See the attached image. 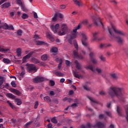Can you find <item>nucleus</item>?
<instances>
[{
  "mask_svg": "<svg viewBox=\"0 0 128 128\" xmlns=\"http://www.w3.org/2000/svg\"><path fill=\"white\" fill-rule=\"evenodd\" d=\"M124 88L118 86H111L108 89V95L111 98L116 96L121 102H124L126 100V96L122 94Z\"/></svg>",
  "mask_w": 128,
  "mask_h": 128,
  "instance_id": "f257e3e1",
  "label": "nucleus"
},
{
  "mask_svg": "<svg viewBox=\"0 0 128 128\" xmlns=\"http://www.w3.org/2000/svg\"><path fill=\"white\" fill-rule=\"evenodd\" d=\"M80 36L82 38V44L84 46L87 47V50H89V52H92V48L88 46V43L86 42L88 40V37L84 32H80Z\"/></svg>",
  "mask_w": 128,
  "mask_h": 128,
  "instance_id": "f03ea898",
  "label": "nucleus"
},
{
  "mask_svg": "<svg viewBox=\"0 0 128 128\" xmlns=\"http://www.w3.org/2000/svg\"><path fill=\"white\" fill-rule=\"evenodd\" d=\"M60 28L61 30L58 32V36H64L70 32V28L66 24H62L60 26Z\"/></svg>",
  "mask_w": 128,
  "mask_h": 128,
  "instance_id": "7ed1b4c3",
  "label": "nucleus"
},
{
  "mask_svg": "<svg viewBox=\"0 0 128 128\" xmlns=\"http://www.w3.org/2000/svg\"><path fill=\"white\" fill-rule=\"evenodd\" d=\"M108 30L110 34V36L112 38V40H114V38H116L117 42H119V44H122L124 42V40L122 39V38H120V36H118L115 37L114 35V32H112V29L110 27H108Z\"/></svg>",
  "mask_w": 128,
  "mask_h": 128,
  "instance_id": "20e7f679",
  "label": "nucleus"
},
{
  "mask_svg": "<svg viewBox=\"0 0 128 128\" xmlns=\"http://www.w3.org/2000/svg\"><path fill=\"white\" fill-rule=\"evenodd\" d=\"M78 32H73L72 35H68L67 40L70 44H72V40H74V38H76V36H78Z\"/></svg>",
  "mask_w": 128,
  "mask_h": 128,
  "instance_id": "39448f33",
  "label": "nucleus"
},
{
  "mask_svg": "<svg viewBox=\"0 0 128 128\" xmlns=\"http://www.w3.org/2000/svg\"><path fill=\"white\" fill-rule=\"evenodd\" d=\"M111 26H112V28L114 30L116 34H120L122 36H126V32H124V31L117 29L116 28V26L112 24Z\"/></svg>",
  "mask_w": 128,
  "mask_h": 128,
  "instance_id": "423d86ee",
  "label": "nucleus"
},
{
  "mask_svg": "<svg viewBox=\"0 0 128 128\" xmlns=\"http://www.w3.org/2000/svg\"><path fill=\"white\" fill-rule=\"evenodd\" d=\"M92 19L93 20L94 23L95 24H99L100 26L104 27V24H102V20H100V17L96 18L94 16H92Z\"/></svg>",
  "mask_w": 128,
  "mask_h": 128,
  "instance_id": "0eeeda50",
  "label": "nucleus"
},
{
  "mask_svg": "<svg viewBox=\"0 0 128 128\" xmlns=\"http://www.w3.org/2000/svg\"><path fill=\"white\" fill-rule=\"evenodd\" d=\"M26 70L28 72H36L38 70V69H36V66L32 64H28Z\"/></svg>",
  "mask_w": 128,
  "mask_h": 128,
  "instance_id": "6e6552de",
  "label": "nucleus"
},
{
  "mask_svg": "<svg viewBox=\"0 0 128 128\" xmlns=\"http://www.w3.org/2000/svg\"><path fill=\"white\" fill-rule=\"evenodd\" d=\"M50 28L54 34H58V29L60 28V24H56L55 25L52 24L50 26Z\"/></svg>",
  "mask_w": 128,
  "mask_h": 128,
  "instance_id": "1a4fd4ad",
  "label": "nucleus"
},
{
  "mask_svg": "<svg viewBox=\"0 0 128 128\" xmlns=\"http://www.w3.org/2000/svg\"><path fill=\"white\" fill-rule=\"evenodd\" d=\"M44 77L37 76L33 78V82L36 84L40 82H44Z\"/></svg>",
  "mask_w": 128,
  "mask_h": 128,
  "instance_id": "9d476101",
  "label": "nucleus"
},
{
  "mask_svg": "<svg viewBox=\"0 0 128 128\" xmlns=\"http://www.w3.org/2000/svg\"><path fill=\"white\" fill-rule=\"evenodd\" d=\"M74 54L75 58H80V60H84V56L82 54V53H80L78 54V51H74Z\"/></svg>",
  "mask_w": 128,
  "mask_h": 128,
  "instance_id": "9b49d317",
  "label": "nucleus"
},
{
  "mask_svg": "<svg viewBox=\"0 0 128 128\" xmlns=\"http://www.w3.org/2000/svg\"><path fill=\"white\" fill-rule=\"evenodd\" d=\"M85 68H87V70H90L92 72H96V69H94V67L92 66V64L86 65Z\"/></svg>",
  "mask_w": 128,
  "mask_h": 128,
  "instance_id": "f8f14e48",
  "label": "nucleus"
},
{
  "mask_svg": "<svg viewBox=\"0 0 128 128\" xmlns=\"http://www.w3.org/2000/svg\"><path fill=\"white\" fill-rule=\"evenodd\" d=\"M32 52H30L26 56H24L22 59L23 62H26V60H28V58H30L32 56Z\"/></svg>",
  "mask_w": 128,
  "mask_h": 128,
  "instance_id": "ddd939ff",
  "label": "nucleus"
},
{
  "mask_svg": "<svg viewBox=\"0 0 128 128\" xmlns=\"http://www.w3.org/2000/svg\"><path fill=\"white\" fill-rule=\"evenodd\" d=\"M56 62H60L59 64L58 65V68L60 70V68H62V58H56Z\"/></svg>",
  "mask_w": 128,
  "mask_h": 128,
  "instance_id": "4468645a",
  "label": "nucleus"
},
{
  "mask_svg": "<svg viewBox=\"0 0 128 128\" xmlns=\"http://www.w3.org/2000/svg\"><path fill=\"white\" fill-rule=\"evenodd\" d=\"M104 124L100 122H98L96 125L94 126V128H104Z\"/></svg>",
  "mask_w": 128,
  "mask_h": 128,
  "instance_id": "2eb2a0df",
  "label": "nucleus"
},
{
  "mask_svg": "<svg viewBox=\"0 0 128 128\" xmlns=\"http://www.w3.org/2000/svg\"><path fill=\"white\" fill-rule=\"evenodd\" d=\"M1 28H4V30H8V28H10V27L8 26V24H4L0 26V30H1Z\"/></svg>",
  "mask_w": 128,
  "mask_h": 128,
  "instance_id": "dca6fc26",
  "label": "nucleus"
},
{
  "mask_svg": "<svg viewBox=\"0 0 128 128\" xmlns=\"http://www.w3.org/2000/svg\"><path fill=\"white\" fill-rule=\"evenodd\" d=\"M73 1L74 2V4H76L77 6H82V4H82V1H78V0H73Z\"/></svg>",
  "mask_w": 128,
  "mask_h": 128,
  "instance_id": "f3484780",
  "label": "nucleus"
},
{
  "mask_svg": "<svg viewBox=\"0 0 128 128\" xmlns=\"http://www.w3.org/2000/svg\"><path fill=\"white\" fill-rule=\"evenodd\" d=\"M74 62L76 68H77V70H80V68H82V65H80V64L78 63V60H76Z\"/></svg>",
  "mask_w": 128,
  "mask_h": 128,
  "instance_id": "a211bd4d",
  "label": "nucleus"
},
{
  "mask_svg": "<svg viewBox=\"0 0 128 128\" xmlns=\"http://www.w3.org/2000/svg\"><path fill=\"white\" fill-rule=\"evenodd\" d=\"M10 6V2H7L2 4V8H8Z\"/></svg>",
  "mask_w": 128,
  "mask_h": 128,
  "instance_id": "6ab92c4d",
  "label": "nucleus"
},
{
  "mask_svg": "<svg viewBox=\"0 0 128 128\" xmlns=\"http://www.w3.org/2000/svg\"><path fill=\"white\" fill-rule=\"evenodd\" d=\"M73 72V76H75V78H80V75L78 74V72L77 70L72 71Z\"/></svg>",
  "mask_w": 128,
  "mask_h": 128,
  "instance_id": "aec40b11",
  "label": "nucleus"
},
{
  "mask_svg": "<svg viewBox=\"0 0 128 128\" xmlns=\"http://www.w3.org/2000/svg\"><path fill=\"white\" fill-rule=\"evenodd\" d=\"M21 70H22V72L20 74V76H24L25 74H26V70H24V66H20Z\"/></svg>",
  "mask_w": 128,
  "mask_h": 128,
  "instance_id": "412c9836",
  "label": "nucleus"
},
{
  "mask_svg": "<svg viewBox=\"0 0 128 128\" xmlns=\"http://www.w3.org/2000/svg\"><path fill=\"white\" fill-rule=\"evenodd\" d=\"M50 52L56 54L58 52V48L56 47H52L50 48Z\"/></svg>",
  "mask_w": 128,
  "mask_h": 128,
  "instance_id": "4be33fe9",
  "label": "nucleus"
},
{
  "mask_svg": "<svg viewBox=\"0 0 128 128\" xmlns=\"http://www.w3.org/2000/svg\"><path fill=\"white\" fill-rule=\"evenodd\" d=\"M46 36L47 38H49L51 42H54V37L52 36L50 34H48Z\"/></svg>",
  "mask_w": 128,
  "mask_h": 128,
  "instance_id": "5701e85b",
  "label": "nucleus"
},
{
  "mask_svg": "<svg viewBox=\"0 0 128 128\" xmlns=\"http://www.w3.org/2000/svg\"><path fill=\"white\" fill-rule=\"evenodd\" d=\"M116 112L119 116H122V108L120 106H117Z\"/></svg>",
  "mask_w": 128,
  "mask_h": 128,
  "instance_id": "b1692460",
  "label": "nucleus"
},
{
  "mask_svg": "<svg viewBox=\"0 0 128 128\" xmlns=\"http://www.w3.org/2000/svg\"><path fill=\"white\" fill-rule=\"evenodd\" d=\"M44 102H48V104H50L52 102V100H50V98L49 96H45L44 98Z\"/></svg>",
  "mask_w": 128,
  "mask_h": 128,
  "instance_id": "393cba45",
  "label": "nucleus"
},
{
  "mask_svg": "<svg viewBox=\"0 0 128 128\" xmlns=\"http://www.w3.org/2000/svg\"><path fill=\"white\" fill-rule=\"evenodd\" d=\"M110 46H112V44H101L100 45V48H108Z\"/></svg>",
  "mask_w": 128,
  "mask_h": 128,
  "instance_id": "a878e982",
  "label": "nucleus"
},
{
  "mask_svg": "<svg viewBox=\"0 0 128 128\" xmlns=\"http://www.w3.org/2000/svg\"><path fill=\"white\" fill-rule=\"evenodd\" d=\"M16 52L18 56H22V49L20 48H18L16 50Z\"/></svg>",
  "mask_w": 128,
  "mask_h": 128,
  "instance_id": "bb28decb",
  "label": "nucleus"
},
{
  "mask_svg": "<svg viewBox=\"0 0 128 128\" xmlns=\"http://www.w3.org/2000/svg\"><path fill=\"white\" fill-rule=\"evenodd\" d=\"M89 100H91V104L92 106H94V104H98V102L96 100H94V98H88Z\"/></svg>",
  "mask_w": 128,
  "mask_h": 128,
  "instance_id": "cd10ccee",
  "label": "nucleus"
},
{
  "mask_svg": "<svg viewBox=\"0 0 128 128\" xmlns=\"http://www.w3.org/2000/svg\"><path fill=\"white\" fill-rule=\"evenodd\" d=\"M98 32H95L93 34V37L92 38V40L94 41L98 40V36H98Z\"/></svg>",
  "mask_w": 128,
  "mask_h": 128,
  "instance_id": "c85d7f7f",
  "label": "nucleus"
},
{
  "mask_svg": "<svg viewBox=\"0 0 128 128\" xmlns=\"http://www.w3.org/2000/svg\"><path fill=\"white\" fill-rule=\"evenodd\" d=\"M110 76L114 80H118V75L116 73H112L110 74Z\"/></svg>",
  "mask_w": 128,
  "mask_h": 128,
  "instance_id": "c756f323",
  "label": "nucleus"
},
{
  "mask_svg": "<svg viewBox=\"0 0 128 128\" xmlns=\"http://www.w3.org/2000/svg\"><path fill=\"white\" fill-rule=\"evenodd\" d=\"M44 44V42L40 40H36V46H42V44Z\"/></svg>",
  "mask_w": 128,
  "mask_h": 128,
  "instance_id": "7c9ffc66",
  "label": "nucleus"
},
{
  "mask_svg": "<svg viewBox=\"0 0 128 128\" xmlns=\"http://www.w3.org/2000/svg\"><path fill=\"white\" fill-rule=\"evenodd\" d=\"M2 62H4V64H10L11 62L10 60L6 58H4L3 59Z\"/></svg>",
  "mask_w": 128,
  "mask_h": 128,
  "instance_id": "2f4dec72",
  "label": "nucleus"
},
{
  "mask_svg": "<svg viewBox=\"0 0 128 128\" xmlns=\"http://www.w3.org/2000/svg\"><path fill=\"white\" fill-rule=\"evenodd\" d=\"M8 50H10V48H4L2 47H0V52H8Z\"/></svg>",
  "mask_w": 128,
  "mask_h": 128,
  "instance_id": "473e14b6",
  "label": "nucleus"
},
{
  "mask_svg": "<svg viewBox=\"0 0 128 128\" xmlns=\"http://www.w3.org/2000/svg\"><path fill=\"white\" fill-rule=\"evenodd\" d=\"M41 60H48V55H46V54H43L41 56Z\"/></svg>",
  "mask_w": 128,
  "mask_h": 128,
  "instance_id": "72a5a7b5",
  "label": "nucleus"
},
{
  "mask_svg": "<svg viewBox=\"0 0 128 128\" xmlns=\"http://www.w3.org/2000/svg\"><path fill=\"white\" fill-rule=\"evenodd\" d=\"M90 60L93 64H98V60H96V58H92Z\"/></svg>",
  "mask_w": 128,
  "mask_h": 128,
  "instance_id": "f704fd0d",
  "label": "nucleus"
},
{
  "mask_svg": "<svg viewBox=\"0 0 128 128\" xmlns=\"http://www.w3.org/2000/svg\"><path fill=\"white\" fill-rule=\"evenodd\" d=\"M57 20H58V14H56L54 15L52 18V20H53V22H56Z\"/></svg>",
  "mask_w": 128,
  "mask_h": 128,
  "instance_id": "c9c22d12",
  "label": "nucleus"
},
{
  "mask_svg": "<svg viewBox=\"0 0 128 128\" xmlns=\"http://www.w3.org/2000/svg\"><path fill=\"white\" fill-rule=\"evenodd\" d=\"M90 60L92 58H94V56H96V53L94 52H90Z\"/></svg>",
  "mask_w": 128,
  "mask_h": 128,
  "instance_id": "e433bc0d",
  "label": "nucleus"
},
{
  "mask_svg": "<svg viewBox=\"0 0 128 128\" xmlns=\"http://www.w3.org/2000/svg\"><path fill=\"white\" fill-rule=\"evenodd\" d=\"M15 100L17 103L18 106H20V104H22V100L17 98H16Z\"/></svg>",
  "mask_w": 128,
  "mask_h": 128,
  "instance_id": "4c0bfd02",
  "label": "nucleus"
},
{
  "mask_svg": "<svg viewBox=\"0 0 128 128\" xmlns=\"http://www.w3.org/2000/svg\"><path fill=\"white\" fill-rule=\"evenodd\" d=\"M80 24H78V26L74 28L72 30L73 32H78V30H80Z\"/></svg>",
  "mask_w": 128,
  "mask_h": 128,
  "instance_id": "58836bf2",
  "label": "nucleus"
},
{
  "mask_svg": "<svg viewBox=\"0 0 128 128\" xmlns=\"http://www.w3.org/2000/svg\"><path fill=\"white\" fill-rule=\"evenodd\" d=\"M7 96H8V98H16V96L12 94L11 93H8L7 94Z\"/></svg>",
  "mask_w": 128,
  "mask_h": 128,
  "instance_id": "ea45409f",
  "label": "nucleus"
},
{
  "mask_svg": "<svg viewBox=\"0 0 128 128\" xmlns=\"http://www.w3.org/2000/svg\"><path fill=\"white\" fill-rule=\"evenodd\" d=\"M56 76H64V74L60 72H56Z\"/></svg>",
  "mask_w": 128,
  "mask_h": 128,
  "instance_id": "a19ab883",
  "label": "nucleus"
},
{
  "mask_svg": "<svg viewBox=\"0 0 128 128\" xmlns=\"http://www.w3.org/2000/svg\"><path fill=\"white\" fill-rule=\"evenodd\" d=\"M7 104H8V106H10L12 108H14V106L10 100L7 101Z\"/></svg>",
  "mask_w": 128,
  "mask_h": 128,
  "instance_id": "79ce46f5",
  "label": "nucleus"
},
{
  "mask_svg": "<svg viewBox=\"0 0 128 128\" xmlns=\"http://www.w3.org/2000/svg\"><path fill=\"white\" fill-rule=\"evenodd\" d=\"M22 18L23 20H26V18H28V16L26 14H23L22 16Z\"/></svg>",
  "mask_w": 128,
  "mask_h": 128,
  "instance_id": "37998d69",
  "label": "nucleus"
},
{
  "mask_svg": "<svg viewBox=\"0 0 128 128\" xmlns=\"http://www.w3.org/2000/svg\"><path fill=\"white\" fill-rule=\"evenodd\" d=\"M66 64L67 66H72V62H70V60H66Z\"/></svg>",
  "mask_w": 128,
  "mask_h": 128,
  "instance_id": "c03bdc74",
  "label": "nucleus"
},
{
  "mask_svg": "<svg viewBox=\"0 0 128 128\" xmlns=\"http://www.w3.org/2000/svg\"><path fill=\"white\" fill-rule=\"evenodd\" d=\"M33 62H34L35 64H40V60L36 58H34L32 59Z\"/></svg>",
  "mask_w": 128,
  "mask_h": 128,
  "instance_id": "a18cd8bd",
  "label": "nucleus"
},
{
  "mask_svg": "<svg viewBox=\"0 0 128 128\" xmlns=\"http://www.w3.org/2000/svg\"><path fill=\"white\" fill-rule=\"evenodd\" d=\"M4 84V78L0 76V86Z\"/></svg>",
  "mask_w": 128,
  "mask_h": 128,
  "instance_id": "49530a36",
  "label": "nucleus"
},
{
  "mask_svg": "<svg viewBox=\"0 0 128 128\" xmlns=\"http://www.w3.org/2000/svg\"><path fill=\"white\" fill-rule=\"evenodd\" d=\"M16 4L19 6H22V0H16Z\"/></svg>",
  "mask_w": 128,
  "mask_h": 128,
  "instance_id": "de8ad7c7",
  "label": "nucleus"
},
{
  "mask_svg": "<svg viewBox=\"0 0 128 128\" xmlns=\"http://www.w3.org/2000/svg\"><path fill=\"white\" fill-rule=\"evenodd\" d=\"M14 94H16L17 96H20V92L19 90H16L14 92Z\"/></svg>",
  "mask_w": 128,
  "mask_h": 128,
  "instance_id": "09e8293b",
  "label": "nucleus"
},
{
  "mask_svg": "<svg viewBox=\"0 0 128 128\" xmlns=\"http://www.w3.org/2000/svg\"><path fill=\"white\" fill-rule=\"evenodd\" d=\"M58 16L60 18H64V15L60 13L57 14Z\"/></svg>",
  "mask_w": 128,
  "mask_h": 128,
  "instance_id": "8fccbe9b",
  "label": "nucleus"
},
{
  "mask_svg": "<svg viewBox=\"0 0 128 128\" xmlns=\"http://www.w3.org/2000/svg\"><path fill=\"white\" fill-rule=\"evenodd\" d=\"M100 60H102V62H106V58L101 55L100 57Z\"/></svg>",
  "mask_w": 128,
  "mask_h": 128,
  "instance_id": "3c124183",
  "label": "nucleus"
},
{
  "mask_svg": "<svg viewBox=\"0 0 128 128\" xmlns=\"http://www.w3.org/2000/svg\"><path fill=\"white\" fill-rule=\"evenodd\" d=\"M22 30H18L17 32V34L18 36H22Z\"/></svg>",
  "mask_w": 128,
  "mask_h": 128,
  "instance_id": "603ef678",
  "label": "nucleus"
},
{
  "mask_svg": "<svg viewBox=\"0 0 128 128\" xmlns=\"http://www.w3.org/2000/svg\"><path fill=\"white\" fill-rule=\"evenodd\" d=\"M32 122H29L28 123H26L25 126H24V128H28V126H30V124H32Z\"/></svg>",
  "mask_w": 128,
  "mask_h": 128,
  "instance_id": "864d4df0",
  "label": "nucleus"
},
{
  "mask_svg": "<svg viewBox=\"0 0 128 128\" xmlns=\"http://www.w3.org/2000/svg\"><path fill=\"white\" fill-rule=\"evenodd\" d=\"M11 86H12L13 88H16V82H14V81H13L11 82Z\"/></svg>",
  "mask_w": 128,
  "mask_h": 128,
  "instance_id": "5fc2aeb1",
  "label": "nucleus"
},
{
  "mask_svg": "<svg viewBox=\"0 0 128 128\" xmlns=\"http://www.w3.org/2000/svg\"><path fill=\"white\" fill-rule=\"evenodd\" d=\"M52 122H54V124H56V122H58V120H56V119L54 118L52 119Z\"/></svg>",
  "mask_w": 128,
  "mask_h": 128,
  "instance_id": "6e6d98bb",
  "label": "nucleus"
},
{
  "mask_svg": "<svg viewBox=\"0 0 128 128\" xmlns=\"http://www.w3.org/2000/svg\"><path fill=\"white\" fill-rule=\"evenodd\" d=\"M126 120H128V106L126 108Z\"/></svg>",
  "mask_w": 128,
  "mask_h": 128,
  "instance_id": "4d7b16f0",
  "label": "nucleus"
},
{
  "mask_svg": "<svg viewBox=\"0 0 128 128\" xmlns=\"http://www.w3.org/2000/svg\"><path fill=\"white\" fill-rule=\"evenodd\" d=\"M34 40H38V38H40V36L36 34L35 36H34Z\"/></svg>",
  "mask_w": 128,
  "mask_h": 128,
  "instance_id": "13d9d810",
  "label": "nucleus"
},
{
  "mask_svg": "<svg viewBox=\"0 0 128 128\" xmlns=\"http://www.w3.org/2000/svg\"><path fill=\"white\" fill-rule=\"evenodd\" d=\"M95 70H96L98 74H101V72H102V70L100 68H96Z\"/></svg>",
  "mask_w": 128,
  "mask_h": 128,
  "instance_id": "bf43d9fd",
  "label": "nucleus"
},
{
  "mask_svg": "<svg viewBox=\"0 0 128 128\" xmlns=\"http://www.w3.org/2000/svg\"><path fill=\"white\" fill-rule=\"evenodd\" d=\"M38 102H35L34 108H38Z\"/></svg>",
  "mask_w": 128,
  "mask_h": 128,
  "instance_id": "052dcab7",
  "label": "nucleus"
},
{
  "mask_svg": "<svg viewBox=\"0 0 128 128\" xmlns=\"http://www.w3.org/2000/svg\"><path fill=\"white\" fill-rule=\"evenodd\" d=\"M21 8L23 12H26V8H25V7L24 6H21Z\"/></svg>",
  "mask_w": 128,
  "mask_h": 128,
  "instance_id": "680f3d73",
  "label": "nucleus"
},
{
  "mask_svg": "<svg viewBox=\"0 0 128 128\" xmlns=\"http://www.w3.org/2000/svg\"><path fill=\"white\" fill-rule=\"evenodd\" d=\"M106 92L102 90L100 92V94H101V96H104L106 94Z\"/></svg>",
  "mask_w": 128,
  "mask_h": 128,
  "instance_id": "e2e57ef3",
  "label": "nucleus"
},
{
  "mask_svg": "<svg viewBox=\"0 0 128 128\" xmlns=\"http://www.w3.org/2000/svg\"><path fill=\"white\" fill-rule=\"evenodd\" d=\"M60 8H61V10H64V8H66V5L64 4H62L60 6Z\"/></svg>",
  "mask_w": 128,
  "mask_h": 128,
  "instance_id": "0e129e2a",
  "label": "nucleus"
},
{
  "mask_svg": "<svg viewBox=\"0 0 128 128\" xmlns=\"http://www.w3.org/2000/svg\"><path fill=\"white\" fill-rule=\"evenodd\" d=\"M84 90H90L88 86H84Z\"/></svg>",
  "mask_w": 128,
  "mask_h": 128,
  "instance_id": "69168bd1",
  "label": "nucleus"
},
{
  "mask_svg": "<svg viewBox=\"0 0 128 128\" xmlns=\"http://www.w3.org/2000/svg\"><path fill=\"white\" fill-rule=\"evenodd\" d=\"M34 18H38V14H36V12H34Z\"/></svg>",
  "mask_w": 128,
  "mask_h": 128,
  "instance_id": "338daca9",
  "label": "nucleus"
},
{
  "mask_svg": "<svg viewBox=\"0 0 128 128\" xmlns=\"http://www.w3.org/2000/svg\"><path fill=\"white\" fill-rule=\"evenodd\" d=\"M50 86H54V82L53 80H50Z\"/></svg>",
  "mask_w": 128,
  "mask_h": 128,
  "instance_id": "774afa93",
  "label": "nucleus"
}]
</instances>
